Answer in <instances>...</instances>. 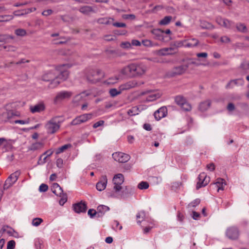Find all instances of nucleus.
<instances>
[{
	"instance_id": "nucleus-1",
	"label": "nucleus",
	"mask_w": 249,
	"mask_h": 249,
	"mask_svg": "<svg viewBox=\"0 0 249 249\" xmlns=\"http://www.w3.org/2000/svg\"><path fill=\"white\" fill-rule=\"evenodd\" d=\"M147 71L146 66L142 63H132L124 67L121 71L122 74L130 77H139Z\"/></svg>"
},
{
	"instance_id": "nucleus-2",
	"label": "nucleus",
	"mask_w": 249,
	"mask_h": 249,
	"mask_svg": "<svg viewBox=\"0 0 249 249\" xmlns=\"http://www.w3.org/2000/svg\"><path fill=\"white\" fill-rule=\"evenodd\" d=\"M64 120L61 116H55L51 118L45 124V127L47 132L49 134L56 133L60 128L61 124Z\"/></svg>"
},
{
	"instance_id": "nucleus-3",
	"label": "nucleus",
	"mask_w": 249,
	"mask_h": 249,
	"mask_svg": "<svg viewBox=\"0 0 249 249\" xmlns=\"http://www.w3.org/2000/svg\"><path fill=\"white\" fill-rule=\"evenodd\" d=\"M87 80L91 83H96L103 77V74L99 69H90L86 73Z\"/></svg>"
},
{
	"instance_id": "nucleus-4",
	"label": "nucleus",
	"mask_w": 249,
	"mask_h": 249,
	"mask_svg": "<svg viewBox=\"0 0 249 249\" xmlns=\"http://www.w3.org/2000/svg\"><path fill=\"white\" fill-rule=\"evenodd\" d=\"M56 78L55 70L49 71L44 74L42 76V80L50 82L49 87L51 89L55 88L60 83V81L58 80Z\"/></svg>"
},
{
	"instance_id": "nucleus-5",
	"label": "nucleus",
	"mask_w": 249,
	"mask_h": 249,
	"mask_svg": "<svg viewBox=\"0 0 249 249\" xmlns=\"http://www.w3.org/2000/svg\"><path fill=\"white\" fill-rule=\"evenodd\" d=\"M51 190L53 194L61 197L59 203L63 206L67 201V195L63 193L62 188L57 183H54L51 187Z\"/></svg>"
},
{
	"instance_id": "nucleus-6",
	"label": "nucleus",
	"mask_w": 249,
	"mask_h": 249,
	"mask_svg": "<svg viewBox=\"0 0 249 249\" xmlns=\"http://www.w3.org/2000/svg\"><path fill=\"white\" fill-rule=\"evenodd\" d=\"M70 68L69 64H63L57 66L55 72H56L57 79L58 80L65 81L67 79L69 76V72L65 70L66 68Z\"/></svg>"
},
{
	"instance_id": "nucleus-7",
	"label": "nucleus",
	"mask_w": 249,
	"mask_h": 249,
	"mask_svg": "<svg viewBox=\"0 0 249 249\" xmlns=\"http://www.w3.org/2000/svg\"><path fill=\"white\" fill-rule=\"evenodd\" d=\"M73 95V92L71 91L62 90L56 93L53 99L55 104H58L65 100H69Z\"/></svg>"
},
{
	"instance_id": "nucleus-8",
	"label": "nucleus",
	"mask_w": 249,
	"mask_h": 249,
	"mask_svg": "<svg viewBox=\"0 0 249 249\" xmlns=\"http://www.w3.org/2000/svg\"><path fill=\"white\" fill-rule=\"evenodd\" d=\"M20 172L17 171L12 173L5 180L3 185V190H7L11 187L18 180Z\"/></svg>"
},
{
	"instance_id": "nucleus-9",
	"label": "nucleus",
	"mask_w": 249,
	"mask_h": 249,
	"mask_svg": "<svg viewBox=\"0 0 249 249\" xmlns=\"http://www.w3.org/2000/svg\"><path fill=\"white\" fill-rule=\"evenodd\" d=\"M227 237L232 240H236L239 236V231L236 226H231L227 228L226 231Z\"/></svg>"
},
{
	"instance_id": "nucleus-10",
	"label": "nucleus",
	"mask_w": 249,
	"mask_h": 249,
	"mask_svg": "<svg viewBox=\"0 0 249 249\" xmlns=\"http://www.w3.org/2000/svg\"><path fill=\"white\" fill-rule=\"evenodd\" d=\"M142 82H138L136 80H133L129 81L124 84L121 85L119 89L122 91L123 90H128L140 86L143 84Z\"/></svg>"
},
{
	"instance_id": "nucleus-11",
	"label": "nucleus",
	"mask_w": 249,
	"mask_h": 249,
	"mask_svg": "<svg viewBox=\"0 0 249 249\" xmlns=\"http://www.w3.org/2000/svg\"><path fill=\"white\" fill-rule=\"evenodd\" d=\"M188 69V65H182L174 67L169 72V75L171 77L180 75L185 73Z\"/></svg>"
},
{
	"instance_id": "nucleus-12",
	"label": "nucleus",
	"mask_w": 249,
	"mask_h": 249,
	"mask_svg": "<svg viewBox=\"0 0 249 249\" xmlns=\"http://www.w3.org/2000/svg\"><path fill=\"white\" fill-rule=\"evenodd\" d=\"M198 181L196 186L197 190L206 186L210 182V178L209 177L207 176L205 173H202L198 176Z\"/></svg>"
},
{
	"instance_id": "nucleus-13",
	"label": "nucleus",
	"mask_w": 249,
	"mask_h": 249,
	"mask_svg": "<svg viewBox=\"0 0 249 249\" xmlns=\"http://www.w3.org/2000/svg\"><path fill=\"white\" fill-rule=\"evenodd\" d=\"M112 158L117 161L125 163L130 160V156L124 153L115 152L112 154Z\"/></svg>"
},
{
	"instance_id": "nucleus-14",
	"label": "nucleus",
	"mask_w": 249,
	"mask_h": 249,
	"mask_svg": "<svg viewBox=\"0 0 249 249\" xmlns=\"http://www.w3.org/2000/svg\"><path fill=\"white\" fill-rule=\"evenodd\" d=\"M72 208L76 213H85L87 209V204L85 202L81 201L80 202L73 204Z\"/></svg>"
},
{
	"instance_id": "nucleus-15",
	"label": "nucleus",
	"mask_w": 249,
	"mask_h": 249,
	"mask_svg": "<svg viewBox=\"0 0 249 249\" xmlns=\"http://www.w3.org/2000/svg\"><path fill=\"white\" fill-rule=\"evenodd\" d=\"M167 114V109L165 107H160L156 110L154 114V117L156 120L159 121L161 118L165 117Z\"/></svg>"
},
{
	"instance_id": "nucleus-16",
	"label": "nucleus",
	"mask_w": 249,
	"mask_h": 249,
	"mask_svg": "<svg viewBox=\"0 0 249 249\" xmlns=\"http://www.w3.org/2000/svg\"><path fill=\"white\" fill-rule=\"evenodd\" d=\"M107 182V179L106 175L102 176L100 180L97 183L96 189L102 191L105 189Z\"/></svg>"
},
{
	"instance_id": "nucleus-17",
	"label": "nucleus",
	"mask_w": 249,
	"mask_h": 249,
	"mask_svg": "<svg viewBox=\"0 0 249 249\" xmlns=\"http://www.w3.org/2000/svg\"><path fill=\"white\" fill-rule=\"evenodd\" d=\"M177 49L175 48H164L159 51V53L161 55H171L176 53Z\"/></svg>"
},
{
	"instance_id": "nucleus-18",
	"label": "nucleus",
	"mask_w": 249,
	"mask_h": 249,
	"mask_svg": "<svg viewBox=\"0 0 249 249\" xmlns=\"http://www.w3.org/2000/svg\"><path fill=\"white\" fill-rule=\"evenodd\" d=\"M110 210L109 208L106 205H100L97 208V217H102L105 213Z\"/></svg>"
},
{
	"instance_id": "nucleus-19",
	"label": "nucleus",
	"mask_w": 249,
	"mask_h": 249,
	"mask_svg": "<svg viewBox=\"0 0 249 249\" xmlns=\"http://www.w3.org/2000/svg\"><path fill=\"white\" fill-rule=\"evenodd\" d=\"M211 101L209 100L202 102L199 105V110L202 112L206 111L211 106Z\"/></svg>"
},
{
	"instance_id": "nucleus-20",
	"label": "nucleus",
	"mask_w": 249,
	"mask_h": 249,
	"mask_svg": "<svg viewBox=\"0 0 249 249\" xmlns=\"http://www.w3.org/2000/svg\"><path fill=\"white\" fill-rule=\"evenodd\" d=\"M151 33L155 36L157 39L160 40L163 39V30L160 29H154L152 30Z\"/></svg>"
},
{
	"instance_id": "nucleus-21",
	"label": "nucleus",
	"mask_w": 249,
	"mask_h": 249,
	"mask_svg": "<svg viewBox=\"0 0 249 249\" xmlns=\"http://www.w3.org/2000/svg\"><path fill=\"white\" fill-rule=\"evenodd\" d=\"M89 95V93L87 92L86 91H84L82 92L81 93L77 94L75 95L73 98V102L77 103L79 101L82 100V99L86 96H88Z\"/></svg>"
},
{
	"instance_id": "nucleus-22",
	"label": "nucleus",
	"mask_w": 249,
	"mask_h": 249,
	"mask_svg": "<svg viewBox=\"0 0 249 249\" xmlns=\"http://www.w3.org/2000/svg\"><path fill=\"white\" fill-rule=\"evenodd\" d=\"M45 109V106L43 104H39L33 107H31L30 110L32 113L40 112Z\"/></svg>"
},
{
	"instance_id": "nucleus-23",
	"label": "nucleus",
	"mask_w": 249,
	"mask_h": 249,
	"mask_svg": "<svg viewBox=\"0 0 249 249\" xmlns=\"http://www.w3.org/2000/svg\"><path fill=\"white\" fill-rule=\"evenodd\" d=\"M215 184L217 188V192H219L220 190H223L224 189V186L226 184L224 179L218 178L216 179Z\"/></svg>"
},
{
	"instance_id": "nucleus-24",
	"label": "nucleus",
	"mask_w": 249,
	"mask_h": 249,
	"mask_svg": "<svg viewBox=\"0 0 249 249\" xmlns=\"http://www.w3.org/2000/svg\"><path fill=\"white\" fill-rule=\"evenodd\" d=\"M124 180V176L122 174H118L114 177L113 181L114 184H122Z\"/></svg>"
},
{
	"instance_id": "nucleus-25",
	"label": "nucleus",
	"mask_w": 249,
	"mask_h": 249,
	"mask_svg": "<svg viewBox=\"0 0 249 249\" xmlns=\"http://www.w3.org/2000/svg\"><path fill=\"white\" fill-rule=\"evenodd\" d=\"M79 11L81 13L85 14V15H88L90 12L93 11L92 8L91 6H83L81 7Z\"/></svg>"
},
{
	"instance_id": "nucleus-26",
	"label": "nucleus",
	"mask_w": 249,
	"mask_h": 249,
	"mask_svg": "<svg viewBox=\"0 0 249 249\" xmlns=\"http://www.w3.org/2000/svg\"><path fill=\"white\" fill-rule=\"evenodd\" d=\"M110 20H114V18H101L96 20V22L100 24H109Z\"/></svg>"
},
{
	"instance_id": "nucleus-27",
	"label": "nucleus",
	"mask_w": 249,
	"mask_h": 249,
	"mask_svg": "<svg viewBox=\"0 0 249 249\" xmlns=\"http://www.w3.org/2000/svg\"><path fill=\"white\" fill-rule=\"evenodd\" d=\"M160 96V93H151L149 95H148L145 101L146 102H152L156 100L157 99L159 98Z\"/></svg>"
},
{
	"instance_id": "nucleus-28",
	"label": "nucleus",
	"mask_w": 249,
	"mask_h": 249,
	"mask_svg": "<svg viewBox=\"0 0 249 249\" xmlns=\"http://www.w3.org/2000/svg\"><path fill=\"white\" fill-rule=\"evenodd\" d=\"M140 110L138 107L135 106L129 109L127 111V114L129 116H135L140 113Z\"/></svg>"
},
{
	"instance_id": "nucleus-29",
	"label": "nucleus",
	"mask_w": 249,
	"mask_h": 249,
	"mask_svg": "<svg viewBox=\"0 0 249 249\" xmlns=\"http://www.w3.org/2000/svg\"><path fill=\"white\" fill-rule=\"evenodd\" d=\"M186 101V99L181 95H178L175 97L176 103L180 107L183 105Z\"/></svg>"
},
{
	"instance_id": "nucleus-30",
	"label": "nucleus",
	"mask_w": 249,
	"mask_h": 249,
	"mask_svg": "<svg viewBox=\"0 0 249 249\" xmlns=\"http://www.w3.org/2000/svg\"><path fill=\"white\" fill-rule=\"evenodd\" d=\"M92 114L91 113L84 114L79 116L82 123H85L92 118Z\"/></svg>"
},
{
	"instance_id": "nucleus-31",
	"label": "nucleus",
	"mask_w": 249,
	"mask_h": 249,
	"mask_svg": "<svg viewBox=\"0 0 249 249\" xmlns=\"http://www.w3.org/2000/svg\"><path fill=\"white\" fill-rule=\"evenodd\" d=\"M145 217V213L144 211H141L139 212L136 215L137 223L140 224L144 220Z\"/></svg>"
},
{
	"instance_id": "nucleus-32",
	"label": "nucleus",
	"mask_w": 249,
	"mask_h": 249,
	"mask_svg": "<svg viewBox=\"0 0 249 249\" xmlns=\"http://www.w3.org/2000/svg\"><path fill=\"white\" fill-rule=\"evenodd\" d=\"M13 115L14 114L12 111H9L3 112L1 115H0V118L1 117L4 118V119L3 121L4 122H7Z\"/></svg>"
},
{
	"instance_id": "nucleus-33",
	"label": "nucleus",
	"mask_w": 249,
	"mask_h": 249,
	"mask_svg": "<svg viewBox=\"0 0 249 249\" xmlns=\"http://www.w3.org/2000/svg\"><path fill=\"white\" fill-rule=\"evenodd\" d=\"M71 144H65L59 148H58L55 152L56 154L58 155L62 152H63L65 150L68 149L69 148H71Z\"/></svg>"
},
{
	"instance_id": "nucleus-34",
	"label": "nucleus",
	"mask_w": 249,
	"mask_h": 249,
	"mask_svg": "<svg viewBox=\"0 0 249 249\" xmlns=\"http://www.w3.org/2000/svg\"><path fill=\"white\" fill-rule=\"evenodd\" d=\"M43 147V144L41 142H36L32 144L29 147V150L31 151H35Z\"/></svg>"
},
{
	"instance_id": "nucleus-35",
	"label": "nucleus",
	"mask_w": 249,
	"mask_h": 249,
	"mask_svg": "<svg viewBox=\"0 0 249 249\" xmlns=\"http://www.w3.org/2000/svg\"><path fill=\"white\" fill-rule=\"evenodd\" d=\"M171 19V16H166L159 22V24L161 25H167L170 22Z\"/></svg>"
},
{
	"instance_id": "nucleus-36",
	"label": "nucleus",
	"mask_w": 249,
	"mask_h": 249,
	"mask_svg": "<svg viewBox=\"0 0 249 249\" xmlns=\"http://www.w3.org/2000/svg\"><path fill=\"white\" fill-rule=\"evenodd\" d=\"M15 34L17 36H24L26 35L27 32L25 29L19 28L15 30Z\"/></svg>"
},
{
	"instance_id": "nucleus-37",
	"label": "nucleus",
	"mask_w": 249,
	"mask_h": 249,
	"mask_svg": "<svg viewBox=\"0 0 249 249\" xmlns=\"http://www.w3.org/2000/svg\"><path fill=\"white\" fill-rule=\"evenodd\" d=\"M121 92L122 91L119 89V90H117L116 89H111L109 91L110 95L112 97L120 94Z\"/></svg>"
},
{
	"instance_id": "nucleus-38",
	"label": "nucleus",
	"mask_w": 249,
	"mask_h": 249,
	"mask_svg": "<svg viewBox=\"0 0 249 249\" xmlns=\"http://www.w3.org/2000/svg\"><path fill=\"white\" fill-rule=\"evenodd\" d=\"M239 68L243 71L249 70V61H243L240 66Z\"/></svg>"
},
{
	"instance_id": "nucleus-39",
	"label": "nucleus",
	"mask_w": 249,
	"mask_h": 249,
	"mask_svg": "<svg viewBox=\"0 0 249 249\" xmlns=\"http://www.w3.org/2000/svg\"><path fill=\"white\" fill-rule=\"evenodd\" d=\"M149 183L146 181H141L139 183L138 188L140 190L146 189L148 188Z\"/></svg>"
},
{
	"instance_id": "nucleus-40",
	"label": "nucleus",
	"mask_w": 249,
	"mask_h": 249,
	"mask_svg": "<svg viewBox=\"0 0 249 249\" xmlns=\"http://www.w3.org/2000/svg\"><path fill=\"white\" fill-rule=\"evenodd\" d=\"M13 18L12 15L0 16V22L7 21Z\"/></svg>"
},
{
	"instance_id": "nucleus-41",
	"label": "nucleus",
	"mask_w": 249,
	"mask_h": 249,
	"mask_svg": "<svg viewBox=\"0 0 249 249\" xmlns=\"http://www.w3.org/2000/svg\"><path fill=\"white\" fill-rule=\"evenodd\" d=\"M192 41H194V43L188 42L185 45V47H196L197 45L199 43V41L196 38H192L191 39Z\"/></svg>"
},
{
	"instance_id": "nucleus-42",
	"label": "nucleus",
	"mask_w": 249,
	"mask_h": 249,
	"mask_svg": "<svg viewBox=\"0 0 249 249\" xmlns=\"http://www.w3.org/2000/svg\"><path fill=\"white\" fill-rule=\"evenodd\" d=\"M182 109L186 111H190L192 109V106L190 104L187 102L186 101L185 103L181 106Z\"/></svg>"
},
{
	"instance_id": "nucleus-43",
	"label": "nucleus",
	"mask_w": 249,
	"mask_h": 249,
	"mask_svg": "<svg viewBox=\"0 0 249 249\" xmlns=\"http://www.w3.org/2000/svg\"><path fill=\"white\" fill-rule=\"evenodd\" d=\"M43 222V219L40 218H35L33 219L32 224L33 226H38Z\"/></svg>"
},
{
	"instance_id": "nucleus-44",
	"label": "nucleus",
	"mask_w": 249,
	"mask_h": 249,
	"mask_svg": "<svg viewBox=\"0 0 249 249\" xmlns=\"http://www.w3.org/2000/svg\"><path fill=\"white\" fill-rule=\"evenodd\" d=\"M231 83H232L233 85H242L244 83V80L242 78L235 79L231 80Z\"/></svg>"
},
{
	"instance_id": "nucleus-45",
	"label": "nucleus",
	"mask_w": 249,
	"mask_h": 249,
	"mask_svg": "<svg viewBox=\"0 0 249 249\" xmlns=\"http://www.w3.org/2000/svg\"><path fill=\"white\" fill-rule=\"evenodd\" d=\"M232 22L227 19L225 18L222 26H223L226 28H230L232 25Z\"/></svg>"
},
{
	"instance_id": "nucleus-46",
	"label": "nucleus",
	"mask_w": 249,
	"mask_h": 249,
	"mask_svg": "<svg viewBox=\"0 0 249 249\" xmlns=\"http://www.w3.org/2000/svg\"><path fill=\"white\" fill-rule=\"evenodd\" d=\"M2 230L3 231H6L10 235H12L13 232L15 231L13 229L8 226H4L2 227Z\"/></svg>"
},
{
	"instance_id": "nucleus-47",
	"label": "nucleus",
	"mask_w": 249,
	"mask_h": 249,
	"mask_svg": "<svg viewBox=\"0 0 249 249\" xmlns=\"http://www.w3.org/2000/svg\"><path fill=\"white\" fill-rule=\"evenodd\" d=\"M118 229L119 230H121L123 228L122 226L120 225V224H119V222L117 220H114L113 221V225H112V228L115 230H117L118 229Z\"/></svg>"
},
{
	"instance_id": "nucleus-48",
	"label": "nucleus",
	"mask_w": 249,
	"mask_h": 249,
	"mask_svg": "<svg viewBox=\"0 0 249 249\" xmlns=\"http://www.w3.org/2000/svg\"><path fill=\"white\" fill-rule=\"evenodd\" d=\"M16 246V242L14 240H12L8 242L7 245V249H14Z\"/></svg>"
},
{
	"instance_id": "nucleus-49",
	"label": "nucleus",
	"mask_w": 249,
	"mask_h": 249,
	"mask_svg": "<svg viewBox=\"0 0 249 249\" xmlns=\"http://www.w3.org/2000/svg\"><path fill=\"white\" fill-rule=\"evenodd\" d=\"M88 214L91 218H93L95 216L97 217V211L94 209H89L88 211Z\"/></svg>"
},
{
	"instance_id": "nucleus-50",
	"label": "nucleus",
	"mask_w": 249,
	"mask_h": 249,
	"mask_svg": "<svg viewBox=\"0 0 249 249\" xmlns=\"http://www.w3.org/2000/svg\"><path fill=\"white\" fill-rule=\"evenodd\" d=\"M120 46L122 48L128 49L131 48V44L128 41L122 42L120 44Z\"/></svg>"
},
{
	"instance_id": "nucleus-51",
	"label": "nucleus",
	"mask_w": 249,
	"mask_h": 249,
	"mask_svg": "<svg viewBox=\"0 0 249 249\" xmlns=\"http://www.w3.org/2000/svg\"><path fill=\"white\" fill-rule=\"evenodd\" d=\"M188 62L185 64V65H188V67L190 65H195L196 66H199L200 64L197 63L194 59L190 58L187 60Z\"/></svg>"
},
{
	"instance_id": "nucleus-52",
	"label": "nucleus",
	"mask_w": 249,
	"mask_h": 249,
	"mask_svg": "<svg viewBox=\"0 0 249 249\" xmlns=\"http://www.w3.org/2000/svg\"><path fill=\"white\" fill-rule=\"evenodd\" d=\"M200 200L199 199H196L189 204V206L191 207H195L196 206H197L200 203Z\"/></svg>"
},
{
	"instance_id": "nucleus-53",
	"label": "nucleus",
	"mask_w": 249,
	"mask_h": 249,
	"mask_svg": "<svg viewBox=\"0 0 249 249\" xmlns=\"http://www.w3.org/2000/svg\"><path fill=\"white\" fill-rule=\"evenodd\" d=\"M236 28L239 31L242 32H245L247 29L246 26L244 24L242 23L237 25Z\"/></svg>"
},
{
	"instance_id": "nucleus-54",
	"label": "nucleus",
	"mask_w": 249,
	"mask_h": 249,
	"mask_svg": "<svg viewBox=\"0 0 249 249\" xmlns=\"http://www.w3.org/2000/svg\"><path fill=\"white\" fill-rule=\"evenodd\" d=\"M81 123H82V122H81L80 119H79V117L78 116V117H76L75 119H74L71 121V124L73 125H76L79 124Z\"/></svg>"
},
{
	"instance_id": "nucleus-55",
	"label": "nucleus",
	"mask_w": 249,
	"mask_h": 249,
	"mask_svg": "<svg viewBox=\"0 0 249 249\" xmlns=\"http://www.w3.org/2000/svg\"><path fill=\"white\" fill-rule=\"evenodd\" d=\"M48 189V186L46 184L42 183L41 184L39 188V190L41 192H46Z\"/></svg>"
},
{
	"instance_id": "nucleus-56",
	"label": "nucleus",
	"mask_w": 249,
	"mask_h": 249,
	"mask_svg": "<svg viewBox=\"0 0 249 249\" xmlns=\"http://www.w3.org/2000/svg\"><path fill=\"white\" fill-rule=\"evenodd\" d=\"M122 18L125 19H134L136 18V17L133 14H124L122 16Z\"/></svg>"
},
{
	"instance_id": "nucleus-57",
	"label": "nucleus",
	"mask_w": 249,
	"mask_h": 249,
	"mask_svg": "<svg viewBox=\"0 0 249 249\" xmlns=\"http://www.w3.org/2000/svg\"><path fill=\"white\" fill-rule=\"evenodd\" d=\"M112 25L118 28H124L126 26V25L124 23L122 22H114L112 23Z\"/></svg>"
},
{
	"instance_id": "nucleus-58",
	"label": "nucleus",
	"mask_w": 249,
	"mask_h": 249,
	"mask_svg": "<svg viewBox=\"0 0 249 249\" xmlns=\"http://www.w3.org/2000/svg\"><path fill=\"white\" fill-rule=\"evenodd\" d=\"M56 164L57 167L61 168L63 167V160L61 158L57 159Z\"/></svg>"
},
{
	"instance_id": "nucleus-59",
	"label": "nucleus",
	"mask_w": 249,
	"mask_h": 249,
	"mask_svg": "<svg viewBox=\"0 0 249 249\" xmlns=\"http://www.w3.org/2000/svg\"><path fill=\"white\" fill-rule=\"evenodd\" d=\"M227 109L229 111H232L235 109V106L232 103H230L228 104Z\"/></svg>"
},
{
	"instance_id": "nucleus-60",
	"label": "nucleus",
	"mask_w": 249,
	"mask_h": 249,
	"mask_svg": "<svg viewBox=\"0 0 249 249\" xmlns=\"http://www.w3.org/2000/svg\"><path fill=\"white\" fill-rule=\"evenodd\" d=\"M104 124V121L103 120H100V121L95 123V124H94L93 125V127L94 128H96L100 126L103 125Z\"/></svg>"
},
{
	"instance_id": "nucleus-61",
	"label": "nucleus",
	"mask_w": 249,
	"mask_h": 249,
	"mask_svg": "<svg viewBox=\"0 0 249 249\" xmlns=\"http://www.w3.org/2000/svg\"><path fill=\"white\" fill-rule=\"evenodd\" d=\"M53 11L51 9H48L42 12V15L44 16H48L53 13Z\"/></svg>"
},
{
	"instance_id": "nucleus-62",
	"label": "nucleus",
	"mask_w": 249,
	"mask_h": 249,
	"mask_svg": "<svg viewBox=\"0 0 249 249\" xmlns=\"http://www.w3.org/2000/svg\"><path fill=\"white\" fill-rule=\"evenodd\" d=\"M142 44L144 46L146 47H150L152 46V42L149 40H143L142 41Z\"/></svg>"
},
{
	"instance_id": "nucleus-63",
	"label": "nucleus",
	"mask_w": 249,
	"mask_h": 249,
	"mask_svg": "<svg viewBox=\"0 0 249 249\" xmlns=\"http://www.w3.org/2000/svg\"><path fill=\"white\" fill-rule=\"evenodd\" d=\"M220 41L223 43H229L231 41V39L227 36H223L221 37Z\"/></svg>"
},
{
	"instance_id": "nucleus-64",
	"label": "nucleus",
	"mask_w": 249,
	"mask_h": 249,
	"mask_svg": "<svg viewBox=\"0 0 249 249\" xmlns=\"http://www.w3.org/2000/svg\"><path fill=\"white\" fill-rule=\"evenodd\" d=\"M225 18H222L221 17L218 16L216 18V22L220 25L222 26L223 22Z\"/></svg>"
}]
</instances>
